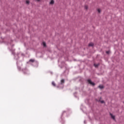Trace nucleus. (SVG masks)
<instances>
[{
	"instance_id": "obj_1",
	"label": "nucleus",
	"mask_w": 124,
	"mask_h": 124,
	"mask_svg": "<svg viewBox=\"0 0 124 124\" xmlns=\"http://www.w3.org/2000/svg\"><path fill=\"white\" fill-rule=\"evenodd\" d=\"M88 82L91 85H92L93 86H94V83L93 82H92V80H91L90 79H88Z\"/></svg>"
},
{
	"instance_id": "obj_2",
	"label": "nucleus",
	"mask_w": 124,
	"mask_h": 124,
	"mask_svg": "<svg viewBox=\"0 0 124 124\" xmlns=\"http://www.w3.org/2000/svg\"><path fill=\"white\" fill-rule=\"evenodd\" d=\"M54 3H55V1L54 0H51L50 2H49V4L53 5Z\"/></svg>"
},
{
	"instance_id": "obj_3",
	"label": "nucleus",
	"mask_w": 124,
	"mask_h": 124,
	"mask_svg": "<svg viewBox=\"0 0 124 124\" xmlns=\"http://www.w3.org/2000/svg\"><path fill=\"white\" fill-rule=\"evenodd\" d=\"M110 115L111 118H112L113 120H115V116L113 115V114H112L111 113H110Z\"/></svg>"
},
{
	"instance_id": "obj_4",
	"label": "nucleus",
	"mask_w": 124,
	"mask_h": 124,
	"mask_svg": "<svg viewBox=\"0 0 124 124\" xmlns=\"http://www.w3.org/2000/svg\"><path fill=\"white\" fill-rule=\"evenodd\" d=\"M89 46H93V43H90L89 44Z\"/></svg>"
},
{
	"instance_id": "obj_5",
	"label": "nucleus",
	"mask_w": 124,
	"mask_h": 124,
	"mask_svg": "<svg viewBox=\"0 0 124 124\" xmlns=\"http://www.w3.org/2000/svg\"><path fill=\"white\" fill-rule=\"evenodd\" d=\"M52 85L53 86V87H56V83H55V82L53 81L52 82Z\"/></svg>"
},
{
	"instance_id": "obj_6",
	"label": "nucleus",
	"mask_w": 124,
	"mask_h": 124,
	"mask_svg": "<svg viewBox=\"0 0 124 124\" xmlns=\"http://www.w3.org/2000/svg\"><path fill=\"white\" fill-rule=\"evenodd\" d=\"M99 88L100 89H103V88H104V87H103V85H99Z\"/></svg>"
},
{
	"instance_id": "obj_7",
	"label": "nucleus",
	"mask_w": 124,
	"mask_h": 124,
	"mask_svg": "<svg viewBox=\"0 0 124 124\" xmlns=\"http://www.w3.org/2000/svg\"><path fill=\"white\" fill-rule=\"evenodd\" d=\"M30 62H34V59H30Z\"/></svg>"
},
{
	"instance_id": "obj_8",
	"label": "nucleus",
	"mask_w": 124,
	"mask_h": 124,
	"mask_svg": "<svg viewBox=\"0 0 124 124\" xmlns=\"http://www.w3.org/2000/svg\"><path fill=\"white\" fill-rule=\"evenodd\" d=\"M98 65H99V64H94V66H95V67H98Z\"/></svg>"
},
{
	"instance_id": "obj_9",
	"label": "nucleus",
	"mask_w": 124,
	"mask_h": 124,
	"mask_svg": "<svg viewBox=\"0 0 124 124\" xmlns=\"http://www.w3.org/2000/svg\"><path fill=\"white\" fill-rule=\"evenodd\" d=\"M44 47H46V43L45 42L43 43Z\"/></svg>"
},
{
	"instance_id": "obj_10",
	"label": "nucleus",
	"mask_w": 124,
	"mask_h": 124,
	"mask_svg": "<svg viewBox=\"0 0 124 124\" xmlns=\"http://www.w3.org/2000/svg\"><path fill=\"white\" fill-rule=\"evenodd\" d=\"M26 4H30V1L26 0Z\"/></svg>"
},
{
	"instance_id": "obj_11",
	"label": "nucleus",
	"mask_w": 124,
	"mask_h": 124,
	"mask_svg": "<svg viewBox=\"0 0 124 124\" xmlns=\"http://www.w3.org/2000/svg\"><path fill=\"white\" fill-rule=\"evenodd\" d=\"M64 83V79L61 80V84H63Z\"/></svg>"
},
{
	"instance_id": "obj_12",
	"label": "nucleus",
	"mask_w": 124,
	"mask_h": 124,
	"mask_svg": "<svg viewBox=\"0 0 124 124\" xmlns=\"http://www.w3.org/2000/svg\"><path fill=\"white\" fill-rule=\"evenodd\" d=\"M97 11H98V13H100V12H101V10H100V9H98Z\"/></svg>"
},
{
	"instance_id": "obj_13",
	"label": "nucleus",
	"mask_w": 124,
	"mask_h": 124,
	"mask_svg": "<svg viewBox=\"0 0 124 124\" xmlns=\"http://www.w3.org/2000/svg\"><path fill=\"white\" fill-rule=\"evenodd\" d=\"M88 6L87 5L85 6V9H86V10H88Z\"/></svg>"
},
{
	"instance_id": "obj_14",
	"label": "nucleus",
	"mask_w": 124,
	"mask_h": 124,
	"mask_svg": "<svg viewBox=\"0 0 124 124\" xmlns=\"http://www.w3.org/2000/svg\"><path fill=\"white\" fill-rule=\"evenodd\" d=\"M109 53H110V51H106V53L107 54H109Z\"/></svg>"
},
{
	"instance_id": "obj_15",
	"label": "nucleus",
	"mask_w": 124,
	"mask_h": 124,
	"mask_svg": "<svg viewBox=\"0 0 124 124\" xmlns=\"http://www.w3.org/2000/svg\"><path fill=\"white\" fill-rule=\"evenodd\" d=\"M101 103H104V101H101Z\"/></svg>"
},
{
	"instance_id": "obj_16",
	"label": "nucleus",
	"mask_w": 124,
	"mask_h": 124,
	"mask_svg": "<svg viewBox=\"0 0 124 124\" xmlns=\"http://www.w3.org/2000/svg\"><path fill=\"white\" fill-rule=\"evenodd\" d=\"M37 1H40V0H37Z\"/></svg>"
}]
</instances>
